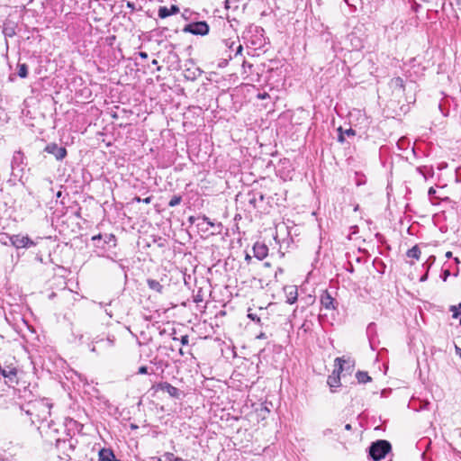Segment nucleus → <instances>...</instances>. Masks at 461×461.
<instances>
[{
	"label": "nucleus",
	"instance_id": "a19ab883",
	"mask_svg": "<svg viewBox=\"0 0 461 461\" xmlns=\"http://www.w3.org/2000/svg\"><path fill=\"white\" fill-rule=\"evenodd\" d=\"M280 273H282V269L281 268H278V270L276 272V277L277 276V275H280Z\"/></svg>",
	"mask_w": 461,
	"mask_h": 461
},
{
	"label": "nucleus",
	"instance_id": "49530a36",
	"mask_svg": "<svg viewBox=\"0 0 461 461\" xmlns=\"http://www.w3.org/2000/svg\"><path fill=\"white\" fill-rule=\"evenodd\" d=\"M158 461H165L164 458H158Z\"/></svg>",
	"mask_w": 461,
	"mask_h": 461
},
{
	"label": "nucleus",
	"instance_id": "aec40b11",
	"mask_svg": "<svg viewBox=\"0 0 461 461\" xmlns=\"http://www.w3.org/2000/svg\"><path fill=\"white\" fill-rule=\"evenodd\" d=\"M407 256L409 258L419 259V258L420 256V250L419 247L418 246H414L411 249H410L407 251Z\"/></svg>",
	"mask_w": 461,
	"mask_h": 461
},
{
	"label": "nucleus",
	"instance_id": "9d476101",
	"mask_svg": "<svg viewBox=\"0 0 461 461\" xmlns=\"http://www.w3.org/2000/svg\"><path fill=\"white\" fill-rule=\"evenodd\" d=\"M179 11V7L175 5H171L170 8H167V6H160L158 14L159 18L164 19L170 15L178 14Z\"/></svg>",
	"mask_w": 461,
	"mask_h": 461
},
{
	"label": "nucleus",
	"instance_id": "1a4fd4ad",
	"mask_svg": "<svg viewBox=\"0 0 461 461\" xmlns=\"http://www.w3.org/2000/svg\"><path fill=\"white\" fill-rule=\"evenodd\" d=\"M158 387L162 391L167 393L173 398L178 399L180 397L181 393H180L179 389H177L176 387L173 386L169 383H167V382L160 383L158 384Z\"/></svg>",
	"mask_w": 461,
	"mask_h": 461
},
{
	"label": "nucleus",
	"instance_id": "7ed1b4c3",
	"mask_svg": "<svg viewBox=\"0 0 461 461\" xmlns=\"http://www.w3.org/2000/svg\"><path fill=\"white\" fill-rule=\"evenodd\" d=\"M9 239V242L12 246L19 249H30L36 246L37 242L32 240L28 235L16 234L12 237H5Z\"/></svg>",
	"mask_w": 461,
	"mask_h": 461
},
{
	"label": "nucleus",
	"instance_id": "423d86ee",
	"mask_svg": "<svg viewBox=\"0 0 461 461\" xmlns=\"http://www.w3.org/2000/svg\"><path fill=\"white\" fill-rule=\"evenodd\" d=\"M35 410L38 411L37 416L41 420H46L50 415L51 405L45 402L41 401L34 405Z\"/></svg>",
	"mask_w": 461,
	"mask_h": 461
},
{
	"label": "nucleus",
	"instance_id": "4c0bfd02",
	"mask_svg": "<svg viewBox=\"0 0 461 461\" xmlns=\"http://www.w3.org/2000/svg\"><path fill=\"white\" fill-rule=\"evenodd\" d=\"M150 200H151V198H150V197H147V198L143 199V202H144L145 203H150Z\"/></svg>",
	"mask_w": 461,
	"mask_h": 461
},
{
	"label": "nucleus",
	"instance_id": "c85d7f7f",
	"mask_svg": "<svg viewBox=\"0 0 461 461\" xmlns=\"http://www.w3.org/2000/svg\"><path fill=\"white\" fill-rule=\"evenodd\" d=\"M138 373H139V374H141V375H143V374H147V373H148V368H147V366H140V367L139 368V370H138Z\"/></svg>",
	"mask_w": 461,
	"mask_h": 461
},
{
	"label": "nucleus",
	"instance_id": "e433bc0d",
	"mask_svg": "<svg viewBox=\"0 0 461 461\" xmlns=\"http://www.w3.org/2000/svg\"><path fill=\"white\" fill-rule=\"evenodd\" d=\"M446 258H452V252H451V251H447V252L446 253Z\"/></svg>",
	"mask_w": 461,
	"mask_h": 461
},
{
	"label": "nucleus",
	"instance_id": "a18cd8bd",
	"mask_svg": "<svg viewBox=\"0 0 461 461\" xmlns=\"http://www.w3.org/2000/svg\"><path fill=\"white\" fill-rule=\"evenodd\" d=\"M455 261H456V263H459V260H458V258H455Z\"/></svg>",
	"mask_w": 461,
	"mask_h": 461
},
{
	"label": "nucleus",
	"instance_id": "393cba45",
	"mask_svg": "<svg viewBox=\"0 0 461 461\" xmlns=\"http://www.w3.org/2000/svg\"><path fill=\"white\" fill-rule=\"evenodd\" d=\"M180 202H181V197H180V196H173V197L170 199V201H169V203H168V205H169L170 207H174V206L178 205V204L180 203Z\"/></svg>",
	"mask_w": 461,
	"mask_h": 461
},
{
	"label": "nucleus",
	"instance_id": "a211bd4d",
	"mask_svg": "<svg viewBox=\"0 0 461 461\" xmlns=\"http://www.w3.org/2000/svg\"><path fill=\"white\" fill-rule=\"evenodd\" d=\"M287 294V299L286 303L289 304H293L297 300V290L294 287H289V290L286 292Z\"/></svg>",
	"mask_w": 461,
	"mask_h": 461
},
{
	"label": "nucleus",
	"instance_id": "c9c22d12",
	"mask_svg": "<svg viewBox=\"0 0 461 461\" xmlns=\"http://www.w3.org/2000/svg\"><path fill=\"white\" fill-rule=\"evenodd\" d=\"M242 50V46L240 44L238 47H237V52H236V55L240 53Z\"/></svg>",
	"mask_w": 461,
	"mask_h": 461
},
{
	"label": "nucleus",
	"instance_id": "a878e982",
	"mask_svg": "<svg viewBox=\"0 0 461 461\" xmlns=\"http://www.w3.org/2000/svg\"><path fill=\"white\" fill-rule=\"evenodd\" d=\"M5 237H12V235H8L6 233L0 234V242L5 246L11 245L9 242V239H6Z\"/></svg>",
	"mask_w": 461,
	"mask_h": 461
},
{
	"label": "nucleus",
	"instance_id": "2eb2a0df",
	"mask_svg": "<svg viewBox=\"0 0 461 461\" xmlns=\"http://www.w3.org/2000/svg\"><path fill=\"white\" fill-rule=\"evenodd\" d=\"M321 303L325 309H335L333 298L328 293L321 295Z\"/></svg>",
	"mask_w": 461,
	"mask_h": 461
},
{
	"label": "nucleus",
	"instance_id": "5701e85b",
	"mask_svg": "<svg viewBox=\"0 0 461 461\" xmlns=\"http://www.w3.org/2000/svg\"><path fill=\"white\" fill-rule=\"evenodd\" d=\"M451 312H452V317L454 319H457L458 317H460V325H461V303L458 305V306H452L451 308Z\"/></svg>",
	"mask_w": 461,
	"mask_h": 461
},
{
	"label": "nucleus",
	"instance_id": "473e14b6",
	"mask_svg": "<svg viewBox=\"0 0 461 461\" xmlns=\"http://www.w3.org/2000/svg\"><path fill=\"white\" fill-rule=\"evenodd\" d=\"M435 193H436V190H435L433 187H430V188L429 189V195H432V194H434Z\"/></svg>",
	"mask_w": 461,
	"mask_h": 461
},
{
	"label": "nucleus",
	"instance_id": "ddd939ff",
	"mask_svg": "<svg viewBox=\"0 0 461 461\" xmlns=\"http://www.w3.org/2000/svg\"><path fill=\"white\" fill-rule=\"evenodd\" d=\"M327 384H329L330 391L333 393L335 389L340 385L339 375H332L328 377Z\"/></svg>",
	"mask_w": 461,
	"mask_h": 461
},
{
	"label": "nucleus",
	"instance_id": "f704fd0d",
	"mask_svg": "<svg viewBox=\"0 0 461 461\" xmlns=\"http://www.w3.org/2000/svg\"><path fill=\"white\" fill-rule=\"evenodd\" d=\"M428 278V274L426 273L425 275H423L421 277H420V282H424L425 280H427Z\"/></svg>",
	"mask_w": 461,
	"mask_h": 461
},
{
	"label": "nucleus",
	"instance_id": "412c9836",
	"mask_svg": "<svg viewBox=\"0 0 461 461\" xmlns=\"http://www.w3.org/2000/svg\"><path fill=\"white\" fill-rule=\"evenodd\" d=\"M202 71L199 68H194V70L191 71V69L185 70V77L188 79H195L197 77L201 76Z\"/></svg>",
	"mask_w": 461,
	"mask_h": 461
},
{
	"label": "nucleus",
	"instance_id": "72a5a7b5",
	"mask_svg": "<svg viewBox=\"0 0 461 461\" xmlns=\"http://www.w3.org/2000/svg\"><path fill=\"white\" fill-rule=\"evenodd\" d=\"M455 348H456V351L457 355L461 357V348H458L457 346H455Z\"/></svg>",
	"mask_w": 461,
	"mask_h": 461
},
{
	"label": "nucleus",
	"instance_id": "6e6552de",
	"mask_svg": "<svg viewBox=\"0 0 461 461\" xmlns=\"http://www.w3.org/2000/svg\"><path fill=\"white\" fill-rule=\"evenodd\" d=\"M390 86L393 93L397 96L401 95L404 91L403 80L399 77L393 78L390 82Z\"/></svg>",
	"mask_w": 461,
	"mask_h": 461
},
{
	"label": "nucleus",
	"instance_id": "37998d69",
	"mask_svg": "<svg viewBox=\"0 0 461 461\" xmlns=\"http://www.w3.org/2000/svg\"><path fill=\"white\" fill-rule=\"evenodd\" d=\"M157 63H158V61L156 59H153L152 64L156 65Z\"/></svg>",
	"mask_w": 461,
	"mask_h": 461
},
{
	"label": "nucleus",
	"instance_id": "c03bdc74",
	"mask_svg": "<svg viewBox=\"0 0 461 461\" xmlns=\"http://www.w3.org/2000/svg\"><path fill=\"white\" fill-rule=\"evenodd\" d=\"M265 266L266 267H270V264L267 262V263H265Z\"/></svg>",
	"mask_w": 461,
	"mask_h": 461
},
{
	"label": "nucleus",
	"instance_id": "dca6fc26",
	"mask_svg": "<svg viewBox=\"0 0 461 461\" xmlns=\"http://www.w3.org/2000/svg\"><path fill=\"white\" fill-rule=\"evenodd\" d=\"M23 154L21 151H16L14 154L12 160L13 170H15L17 167L23 164Z\"/></svg>",
	"mask_w": 461,
	"mask_h": 461
},
{
	"label": "nucleus",
	"instance_id": "f03ea898",
	"mask_svg": "<svg viewBox=\"0 0 461 461\" xmlns=\"http://www.w3.org/2000/svg\"><path fill=\"white\" fill-rule=\"evenodd\" d=\"M391 450V444L386 440H377L369 447V455L375 461H379L385 457Z\"/></svg>",
	"mask_w": 461,
	"mask_h": 461
},
{
	"label": "nucleus",
	"instance_id": "79ce46f5",
	"mask_svg": "<svg viewBox=\"0 0 461 461\" xmlns=\"http://www.w3.org/2000/svg\"><path fill=\"white\" fill-rule=\"evenodd\" d=\"M280 273H282V269L281 268H278V270L276 272V277L277 276V275H280Z\"/></svg>",
	"mask_w": 461,
	"mask_h": 461
},
{
	"label": "nucleus",
	"instance_id": "f8f14e48",
	"mask_svg": "<svg viewBox=\"0 0 461 461\" xmlns=\"http://www.w3.org/2000/svg\"><path fill=\"white\" fill-rule=\"evenodd\" d=\"M2 374L5 378L7 379L6 384H8L10 386L14 384H17V371L14 367H8L7 369H3Z\"/></svg>",
	"mask_w": 461,
	"mask_h": 461
},
{
	"label": "nucleus",
	"instance_id": "39448f33",
	"mask_svg": "<svg viewBox=\"0 0 461 461\" xmlns=\"http://www.w3.org/2000/svg\"><path fill=\"white\" fill-rule=\"evenodd\" d=\"M336 366H338V373L341 372H348L350 373L354 366H355V361L349 357H337L335 359Z\"/></svg>",
	"mask_w": 461,
	"mask_h": 461
},
{
	"label": "nucleus",
	"instance_id": "b1692460",
	"mask_svg": "<svg viewBox=\"0 0 461 461\" xmlns=\"http://www.w3.org/2000/svg\"><path fill=\"white\" fill-rule=\"evenodd\" d=\"M162 458H164L165 461H183L182 458L175 456L174 454L170 452H166L162 456Z\"/></svg>",
	"mask_w": 461,
	"mask_h": 461
},
{
	"label": "nucleus",
	"instance_id": "7c9ffc66",
	"mask_svg": "<svg viewBox=\"0 0 461 461\" xmlns=\"http://www.w3.org/2000/svg\"><path fill=\"white\" fill-rule=\"evenodd\" d=\"M257 339H267V335H266V333L261 332V333H259V334L257 336Z\"/></svg>",
	"mask_w": 461,
	"mask_h": 461
},
{
	"label": "nucleus",
	"instance_id": "ea45409f",
	"mask_svg": "<svg viewBox=\"0 0 461 461\" xmlns=\"http://www.w3.org/2000/svg\"><path fill=\"white\" fill-rule=\"evenodd\" d=\"M204 220L208 222V224H210L211 226H213V223L212 221H210L208 218L205 217Z\"/></svg>",
	"mask_w": 461,
	"mask_h": 461
},
{
	"label": "nucleus",
	"instance_id": "f257e3e1",
	"mask_svg": "<svg viewBox=\"0 0 461 461\" xmlns=\"http://www.w3.org/2000/svg\"><path fill=\"white\" fill-rule=\"evenodd\" d=\"M90 351L97 355L110 354L114 347V337L108 336L105 339L95 338L92 342Z\"/></svg>",
	"mask_w": 461,
	"mask_h": 461
},
{
	"label": "nucleus",
	"instance_id": "c756f323",
	"mask_svg": "<svg viewBox=\"0 0 461 461\" xmlns=\"http://www.w3.org/2000/svg\"><path fill=\"white\" fill-rule=\"evenodd\" d=\"M344 133H345L346 135H348V136H353V135H355V131H354V130H352V129H348V130H346V131H344Z\"/></svg>",
	"mask_w": 461,
	"mask_h": 461
},
{
	"label": "nucleus",
	"instance_id": "bb28decb",
	"mask_svg": "<svg viewBox=\"0 0 461 461\" xmlns=\"http://www.w3.org/2000/svg\"><path fill=\"white\" fill-rule=\"evenodd\" d=\"M188 342H189V339H188L187 335H185V336L181 337V343H182V345H187Z\"/></svg>",
	"mask_w": 461,
	"mask_h": 461
},
{
	"label": "nucleus",
	"instance_id": "4be33fe9",
	"mask_svg": "<svg viewBox=\"0 0 461 461\" xmlns=\"http://www.w3.org/2000/svg\"><path fill=\"white\" fill-rule=\"evenodd\" d=\"M18 75L22 78H25L28 75V68L26 64H19L18 66Z\"/></svg>",
	"mask_w": 461,
	"mask_h": 461
},
{
	"label": "nucleus",
	"instance_id": "6ab92c4d",
	"mask_svg": "<svg viewBox=\"0 0 461 461\" xmlns=\"http://www.w3.org/2000/svg\"><path fill=\"white\" fill-rule=\"evenodd\" d=\"M356 377L360 384H366L371 381V377L368 375V374L363 371H358L356 375Z\"/></svg>",
	"mask_w": 461,
	"mask_h": 461
},
{
	"label": "nucleus",
	"instance_id": "2f4dec72",
	"mask_svg": "<svg viewBox=\"0 0 461 461\" xmlns=\"http://www.w3.org/2000/svg\"><path fill=\"white\" fill-rule=\"evenodd\" d=\"M139 55L141 59H144L148 58V54L146 52H140Z\"/></svg>",
	"mask_w": 461,
	"mask_h": 461
},
{
	"label": "nucleus",
	"instance_id": "4468645a",
	"mask_svg": "<svg viewBox=\"0 0 461 461\" xmlns=\"http://www.w3.org/2000/svg\"><path fill=\"white\" fill-rule=\"evenodd\" d=\"M99 458L102 461H116L113 452L106 448H103L99 451Z\"/></svg>",
	"mask_w": 461,
	"mask_h": 461
},
{
	"label": "nucleus",
	"instance_id": "cd10ccee",
	"mask_svg": "<svg viewBox=\"0 0 461 461\" xmlns=\"http://www.w3.org/2000/svg\"><path fill=\"white\" fill-rule=\"evenodd\" d=\"M339 141L343 142L344 141V132L342 131L341 128H339Z\"/></svg>",
	"mask_w": 461,
	"mask_h": 461
},
{
	"label": "nucleus",
	"instance_id": "58836bf2",
	"mask_svg": "<svg viewBox=\"0 0 461 461\" xmlns=\"http://www.w3.org/2000/svg\"><path fill=\"white\" fill-rule=\"evenodd\" d=\"M345 429H346L347 430H351L352 427H351V425H350V424H347V425L345 426Z\"/></svg>",
	"mask_w": 461,
	"mask_h": 461
},
{
	"label": "nucleus",
	"instance_id": "0eeeda50",
	"mask_svg": "<svg viewBox=\"0 0 461 461\" xmlns=\"http://www.w3.org/2000/svg\"><path fill=\"white\" fill-rule=\"evenodd\" d=\"M45 151L52 154L58 160L63 159L67 155V150L63 147H59L55 143L47 145Z\"/></svg>",
	"mask_w": 461,
	"mask_h": 461
},
{
	"label": "nucleus",
	"instance_id": "20e7f679",
	"mask_svg": "<svg viewBox=\"0 0 461 461\" xmlns=\"http://www.w3.org/2000/svg\"><path fill=\"white\" fill-rule=\"evenodd\" d=\"M183 31L194 35L203 36L209 32V26L205 22H196L185 25Z\"/></svg>",
	"mask_w": 461,
	"mask_h": 461
},
{
	"label": "nucleus",
	"instance_id": "f3484780",
	"mask_svg": "<svg viewBox=\"0 0 461 461\" xmlns=\"http://www.w3.org/2000/svg\"><path fill=\"white\" fill-rule=\"evenodd\" d=\"M147 284L149 289L156 291L158 294L163 292V285L158 281L154 279H148Z\"/></svg>",
	"mask_w": 461,
	"mask_h": 461
},
{
	"label": "nucleus",
	"instance_id": "9b49d317",
	"mask_svg": "<svg viewBox=\"0 0 461 461\" xmlns=\"http://www.w3.org/2000/svg\"><path fill=\"white\" fill-rule=\"evenodd\" d=\"M253 251L254 256L257 258L262 260L267 256L268 248L263 243L257 242L253 247Z\"/></svg>",
	"mask_w": 461,
	"mask_h": 461
}]
</instances>
